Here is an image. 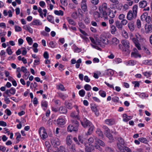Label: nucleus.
<instances>
[{"label":"nucleus","instance_id":"obj_1","mask_svg":"<svg viewBox=\"0 0 152 152\" xmlns=\"http://www.w3.org/2000/svg\"><path fill=\"white\" fill-rule=\"evenodd\" d=\"M138 6L135 4L133 6L132 10L129 11L127 14V18L129 20L135 19L137 15Z\"/></svg>","mask_w":152,"mask_h":152},{"label":"nucleus","instance_id":"obj_2","mask_svg":"<svg viewBox=\"0 0 152 152\" xmlns=\"http://www.w3.org/2000/svg\"><path fill=\"white\" fill-rule=\"evenodd\" d=\"M99 10L100 13L102 14L103 17L106 19L107 17V12L110 10V8L107 7V4L105 2L103 3L99 7Z\"/></svg>","mask_w":152,"mask_h":152},{"label":"nucleus","instance_id":"obj_3","mask_svg":"<svg viewBox=\"0 0 152 152\" xmlns=\"http://www.w3.org/2000/svg\"><path fill=\"white\" fill-rule=\"evenodd\" d=\"M71 121L72 124H70L68 126L67 128L68 131L70 132L72 131L76 132L78 130L79 126L78 122L75 120H72Z\"/></svg>","mask_w":152,"mask_h":152},{"label":"nucleus","instance_id":"obj_4","mask_svg":"<svg viewBox=\"0 0 152 152\" xmlns=\"http://www.w3.org/2000/svg\"><path fill=\"white\" fill-rule=\"evenodd\" d=\"M103 128L104 130V134L109 138L111 142H113L114 140L112 135L110 133V129L107 126H104Z\"/></svg>","mask_w":152,"mask_h":152},{"label":"nucleus","instance_id":"obj_5","mask_svg":"<svg viewBox=\"0 0 152 152\" xmlns=\"http://www.w3.org/2000/svg\"><path fill=\"white\" fill-rule=\"evenodd\" d=\"M33 9L34 10H38V12L40 16L42 18H43V15H44V16L45 17H46V16L47 11L46 9H44L43 10V11L44 12V14H43L42 10L40 7H39L38 8L37 6L34 5L33 7Z\"/></svg>","mask_w":152,"mask_h":152},{"label":"nucleus","instance_id":"obj_6","mask_svg":"<svg viewBox=\"0 0 152 152\" xmlns=\"http://www.w3.org/2000/svg\"><path fill=\"white\" fill-rule=\"evenodd\" d=\"M39 133L41 138L43 140H44L48 137L47 134L44 127L42 126L39 128Z\"/></svg>","mask_w":152,"mask_h":152},{"label":"nucleus","instance_id":"obj_7","mask_svg":"<svg viewBox=\"0 0 152 152\" xmlns=\"http://www.w3.org/2000/svg\"><path fill=\"white\" fill-rule=\"evenodd\" d=\"M130 39L135 44V46L137 49L139 50H141V49L140 45L139 42V40H138V39H136L135 37H134L132 34L131 35Z\"/></svg>","mask_w":152,"mask_h":152},{"label":"nucleus","instance_id":"obj_8","mask_svg":"<svg viewBox=\"0 0 152 152\" xmlns=\"http://www.w3.org/2000/svg\"><path fill=\"white\" fill-rule=\"evenodd\" d=\"M87 0H82L81 3V7L82 10L84 12L88 11L87 6L86 2Z\"/></svg>","mask_w":152,"mask_h":152},{"label":"nucleus","instance_id":"obj_9","mask_svg":"<svg viewBox=\"0 0 152 152\" xmlns=\"http://www.w3.org/2000/svg\"><path fill=\"white\" fill-rule=\"evenodd\" d=\"M81 124L83 127L86 128L90 126L92 124L89 121L85 118L83 121H81Z\"/></svg>","mask_w":152,"mask_h":152},{"label":"nucleus","instance_id":"obj_10","mask_svg":"<svg viewBox=\"0 0 152 152\" xmlns=\"http://www.w3.org/2000/svg\"><path fill=\"white\" fill-rule=\"evenodd\" d=\"M121 43L126 48L128 49L130 47L129 42L127 39H125L122 40L121 41Z\"/></svg>","mask_w":152,"mask_h":152},{"label":"nucleus","instance_id":"obj_11","mask_svg":"<svg viewBox=\"0 0 152 152\" xmlns=\"http://www.w3.org/2000/svg\"><path fill=\"white\" fill-rule=\"evenodd\" d=\"M94 149L93 145L88 144L86 145L85 151L86 152H91Z\"/></svg>","mask_w":152,"mask_h":152},{"label":"nucleus","instance_id":"obj_12","mask_svg":"<svg viewBox=\"0 0 152 152\" xmlns=\"http://www.w3.org/2000/svg\"><path fill=\"white\" fill-rule=\"evenodd\" d=\"M9 92L10 90H7L3 94V96L5 97L4 100L8 104L10 103V100L8 98V96H9Z\"/></svg>","mask_w":152,"mask_h":152},{"label":"nucleus","instance_id":"obj_13","mask_svg":"<svg viewBox=\"0 0 152 152\" xmlns=\"http://www.w3.org/2000/svg\"><path fill=\"white\" fill-rule=\"evenodd\" d=\"M145 31L146 33L152 32V25H145Z\"/></svg>","mask_w":152,"mask_h":152},{"label":"nucleus","instance_id":"obj_14","mask_svg":"<svg viewBox=\"0 0 152 152\" xmlns=\"http://www.w3.org/2000/svg\"><path fill=\"white\" fill-rule=\"evenodd\" d=\"M115 26L117 27L119 30L122 31L123 29V26L121 22L117 20L115 22Z\"/></svg>","mask_w":152,"mask_h":152},{"label":"nucleus","instance_id":"obj_15","mask_svg":"<svg viewBox=\"0 0 152 152\" xmlns=\"http://www.w3.org/2000/svg\"><path fill=\"white\" fill-rule=\"evenodd\" d=\"M105 123L109 125H113L115 124V120L113 119H108L105 120Z\"/></svg>","mask_w":152,"mask_h":152},{"label":"nucleus","instance_id":"obj_16","mask_svg":"<svg viewBox=\"0 0 152 152\" xmlns=\"http://www.w3.org/2000/svg\"><path fill=\"white\" fill-rule=\"evenodd\" d=\"M93 16L95 20L98 19L100 18H102V14H101L100 13L97 11H95L93 13Z\"/></svg>","mask_w":152,"mask_h":152},{"label":"nucleus","instance_id":"obj_17","mask_svg":"<svg viewBox=\"0 0 152 152\" xmlns=\"http://www.w3.org/2000/svg\"><path fill=\"white\" fill-rule=\"evenodd\" d=\"M128 26L130 30L131 31H133L134 29V23L132 21L129 22L128 24Z\"/></svg>","mask_w":152,"mask_h":152},{"label":"nucleus","instance_id":"obj_18","mask_svg":"<svg viewBox=\"0 0 152 152\" xmlns=\"http://www.w3.org/2000/svg\"><path fill=\"white\" fill-rule=\"evenodd\" d=\"M51 142L54 146L59 145L60 143L59 140L57 139L52 140Z\"/></svg>","mask_w":152,"mask_h":152},{"label":"nucleus","instance_id":"obj_19","mask_svg":"<svg viewBox=\"0 0 152 152\" xmlns=\"http://www.w3.org/2000/svg\"><path fill=\"white\" fill-rule=\"evenodd\" d=\"M147 2L145 0H143L139 3V6L140 8H144L145 7L147 4Z\"/></svg>","mask_w":152,"mask_h":152},{"label":"nucleus","instance_id":"obj_20","mask_svg":"<svg viewBox=\"0 0 152 152\" xmlns=\"http://www.w3.org/2000/svg\"><path fill=\"white\" fill-rule=\"evenodd\" d=\"M110 27L111 33L113 34H115L117 31L116 27L114 25H110Z\"/></svg>","mask_w":152,"mask_h":152},{"label":"nucleus","instance_id":"obj_21","mask_svg":"<svg viewBox=\"0 0 152 152\" xmlns=\"http://www.w3.org/2000/svg\"><path fill=\"white\" fill-rule=\"evenodd\" d=\"M58 111L61 113L66 114L67 113V110L63 106H60L58 109Z\"/></svg>","mask_w":152,"mask_h":152},{"label":"nucleus","instance_id":"obj_22","mask_svg":"<svg viewBox=\"0 0 152 152\" xmlns=\"http://www.w3.org/2000/svg\"><path fill=\"white\" fill-rule=\"evenodd\" d=\"M117 147L118 149L121 152H124L125 150V147L124 146V145H122L121 144H119V143H117Z\"/></svg>","mask_w":152,"mask_h":152},{"label":"nucleus","instance_id":"obj_23","mask_svg":"<svg viewBox=\"0 0 152 152\" xmlns=\"http://www.w3.org/2000/svg\"><path fill=\"white\" fill-rule=\"evenodd\" d=\"M91 109L93 112L95 114L96 116H98L99 115V113L97 109L95 106H92L91 107Z\"/></svg>","mask_w":152,"mask_h":152},{"label":"nucleus","instance_id":"obj_24","mask_svg":"<svg viewBox=\"0 0 152 152\" xmlns=\"http://www.w3.org/2000/svg\"><path fill=\"white\" fill-rule=\"evenodd\" d=\"M57 124L60 126L63 125L65 124V120L63 118H58L57 120Z\"/></svg>","mask_w":152,"mask_h":152},{"label":"nucleus","instance_id":"obj_25","mask_svg":"<svg viewBox=\"0 0 152 152\" xmlns=\"http://www.w3.org/2000/svg\"><path fill=\"white\" fill-rule=\"evenodd\" d=\"M123 121L125 122H127L132 119V117L128 116L126 114H124L123 115Z\"/></svg>","mask_w":152,"mask_h":152},{"label":"nucleus","instance_id":"obj_26","mask_svg":"<svg viewBox=\"0 0 152 152\" xmlns=\"http://www.w3.org/2000/svg\"><path fill=\"white\" fill-rule=\"evenodd\" d=\"M89 126L90 127L88 129L87 133L86 134L87 135H90L91 134L92 131L94 129V126L92 124H91L90 126Z\"/></svg>","mask_w":152,"mask_h":152},{"label":"nucleus","instance_id":"obj_27","mask_svg":"<svg viewBox=\"0 0 152 152\" xmlns=\"http://www.w3.org/2000/svg\"><path fill=\"white\" fill-rule=\"evenodd\" d=\"M79 113H77V114H76V113L75 112H72L70 114V116L76 119H79V116H78Z\"/></svg>","mask_w":152,"mask_h":152},{"label":"nucleus","instance_id":"obj_28","mask_svg":"<svg viewBox=\"0 0 152 152\" xmlns=\"http://www.w3.org/2000/svg\"><path fill=\"white\" fill-rule=\"evenodd\" d=\"M101 40L103 43L105 44H108V41L107 38L103 35L101 36Z\"/></svg>","mask_w":152,"mask_h":152},{"label":"nucleus","instance_id":"obj_29","mask_svg":"<svg viewBox=\"0 0 152 152\" xmlns=\"http://www.w3.org/2000/svg\"><path fill=\"white\" fill-rule=\"evenodd\" d=\"M137 61L134 60H129L127 62V65L133 66L136 64Z\"/></svg>","mask_w":152,"mask_h":152},{"label":"nucleus","instance_id":"obj_30","mask_svg":"<svg viewBox=\"0 0 152 152\" xmlns=\"http://www.w3.org/2000/svg\"><path fill=\"white\" fill-rule=\"evenodd\" d=\"M131 55L132 57H134L135 58H137V57L140 58L141 57V55L138 53L137 52H132Z\"/></svg>","mask_w":152,"mask_h":152},{"label":"nucleus","instance_id":"obj_31","mask_svg":"<svg viewBox=\"0 0 152 152\" xmlns=\"http://www.w3.org/2000/svg\"><path fill=\"white\" fill-rule=\"evenodd\" d=\"M106 73L107 75L111 76L113 75L114 72L111 69H108L106 70Z\"/></svg>","mask_w":152,"mask_h":152},{"label":"nucleus","instance_id":"obj_32","mask_svg":"<svg viewBox=\"0 0 152 152\" xmlns=\"http://www.w3.org/2000/svg\"><path fill=\"white\" fill-rule=\"evenodd\" d=\"M54 12L56 15H58L63 16L64 14L63 12L61 10L59 11L56 10L54 11Z\"/></svg>","mask_w":152,"mask_h":152},{"label":"nucleus","instance_id":"obj_33","mask_svg":"<svg viewBox=\"0 0 152 152\" xmlns=\"http://www.w3.org/2000/svg\"><path fill=\"white\" fill-rule=\"evenodd\" d=\"M33 24L34 25H40L42 23L39 20H34L32 22Z\"/></svg>","mask_w":152,"mask_h":152},{"label":"nucleus","instance_id":"obj_34","mask_svg":"<svg viewBox=\"0 0 152 152\" xmlns=\"http://www.w3.org/2000/svg\"><path fill=\"white\" fill-rule=\"evenodd\" d=\"M96 133L100 137H103L104 135L103 133V132H102V131H101V130L99 129H97L96 131Z\"/></svg>","mask_w":152,"mask_h":152},{"label":"nucleus","instance_id":"obj_35","mask_svg":"<svg viewBox=\"0 0 152 152\" xmlns=\"http://www.w3.org/2000/svg\"><path fill=\"white\" fill-rule=\"evenodd\" d=\"M143 63L145 65H152V60H145L143 61Z\"/></svg>","mask_w":152,"mask_h":152},{"label":"nucleus","instance_id":"obj_36","mask_svg":"<svg viewBox=\"0 0 152 152\" xmlns=\"http://www.w3.org/2000/svg\"><path fill=\"white\" fill-rule=\"evenodd\" d=\"M97 138L96 137L94 136L93 137H90L88 139V140L90 143H92L94 142V139L96 141V142L97 140Z\"/></svg>","mask_w":152,"mask_h":152},{"label":"nucleus","instance_id":"obj_37","mask_svg":"<svg viewBox=\"0 0 152 152\" xmlns=\"http://www.w3.org/2000/svg\"><path fill=\"white\" fill-rule=\"evenodd\" d=\"M65 105L67 108L69 109H72V104L71 103L68 102L66 101H65Z\"/></svg>","mask_w":152,"mask_h":152},{"label":"nucleus","instance_id":"obj_38","mask_svg":"<svg viewBox=\"0 0 152 152\" xmlns=\"http://www.w3.org/2000/svg\"><path fill=\"white\" fill-rule=\"evenodd\" d=\"M147 78H148L151 76V75L152 74L151 72H146L142 73Z\"/></svg>","mask_w":152,"mask_h":152},{"label":"nucleus","instance_id":"obj_39","mask_svg":"<svg viewBox=\"0 0 152 152\" xmlns=\"http://www.w3.org/2000/svg\"><path fill=\"white\" fill-rule=\"evenodd\" d=\"M105 151L106 152H114L113 149L108 146L105 147Z\"/></svg>","mask_w":152,"mask_h":152},{"label":"nucleus","instance_id":"obj_40","mask_svg":"<svg viewBox=\"0 0 152 152\" xmlns=\"http://www.w3.org/2000/svg\"><path fill=\"white\" fill-rule=\"evenodd\" d=\"M67 20L70 24L74 26L75 25V23L72 19L68 17L67 18Z\"/></svg>","mask_w":152,"mask_h":152},{"label":"nucleus","instance_id":"obj_41","mask_svg":"<svg viewBox=\"0 0 152 152\" xmlns=\"http://www.w3.org/2000/svg\"><path fill=\"white\" fill-rule=\"evenodd\" d=\"M71 137V136L70 135H68L67 137L66 140L68 145H70L71 143L72 140Z\"/></svg>","mask_w":152,"mask_h":152},{"label":"nucleus","instance_id":"obj_42","mask_svg":"<svg viewBox=\"0 0 152 152\" xmlns=\"http://www.w3.org/2000/svg\"><path fill=\"white\" fill-rule=\"evenodd\" d=\"M26 40L29 45H32L33 40L31 38L28 37H27Z\"/></svg>","mask_w":152,"mask_h":152},{"label":"nucleus","instance_id":"obj_43","mask_svg":"<svg viewBox=\"0 0 152 152\" xmlns=\"http://www.w3.org/2000/svg\"><path fill=\"white\" fill-rule=\"evenodd\" d=\"M118 142L117 143L124 145V142L123 139L121 137H118Z\"/></svg>","mask_w":152,"mask_h":152},{"label":"nucleus","instance_id":"obj_44","mask_svg":"<svg viewBox=\"0 0 152 152\" xmlns=\"http://www.w3.org/2000/svg\"><path fill=\"white\" fill-rule=\"evenodd\" d=\"M147 13L146 12L142 14L141 16V19L142 20H144L147 18Z\"/></svg>","mask_w":152,"mask_h":152},{"label":"nucleus","instance_id":"obj_45","mask_svg":"<svg viewBox=\"0 0 152 152\" xmlns=\"http://www.w3.org/2000/svg\"><path fill=\"white\" fill-rule=\"evenodd\" d=\"M47 18L48 20L51 23H53L54 20L53 17L50 15H48L47 16Z\"/></svg>","mask_w":152,"mask_h":152},{"label":"nucleus","instance_id":"obj_46","mask_svg":"<svg viewBox=\"0 0 152 152\" xmlns=\"http://www.w3.org/2000/svg\"><path fill=\"white\" fill-rule=\"evenodd\" d=\"M112 41L114 44L116 45H117L119 43V40L116 38H113L112 39Z\"/></svg>","mask_w":152,"mask_h":152},{"label":"nucleus","instance_id":"obj_47","mask_svg":"<svg viewBox=\"0 0 152 152\" xmlns=\"http://www.w3.org/2000/svg\"><path fill=\"white\" fill-rule=\"evenodd\" d=\"M99 94L100 95L103 97H104L106 96V93L105 92L103 91H99Z\"/></svg>","mask_w":152,"mask_h":152},{"label":"nucleus","instance_id":"obj_48","mask_svg":"<svg viewBox=\"0 0 152 152\" xmlns=\"http://www.w3.org/2000/svg\"><path fill=\"white\" fill-rule=\"evenodd\" d=\"M79 94L80 96L83 97L85 95V92L84 90L82 89L79 91Z\"/></svg>","mask_w":152,"mask_h":152},{"label":"nucleus","instance_id":"obj_49","mask_svg":"<svg viewBox=\"0 0 152 152\" xmlns=\"http://www.w3.org/2000/svg\"><path fill=\"white\" fill-rule=\"evenodd\" d=\"M80 37L86 42H89V40L88 37H86V36H83L81 34H80Z\"/></svg>","mask_w":152,"mask_h":152},{"label":"nucleus","instance_id":"obj_50","mask_svg":"<svg viewBox=\"0 0 152 152\" xmlns=\"http://www.w3.org/2000/svg\"><path fill=\"white\" fill-rule=\"evenodd\" d=\"M84 88L86 91H90L91 89V86L88 84H86L84 86Z\"/></svg>","mask_w":152,"mask_h":152},{"label":"nucleus","instance_id":"obj_51","mask_svg":"<svg viewBox=\"0 0 152 152\" xmlns=\"http://www.w3.org/2000/svg\"><path fill=\"white\" fill-rule=\"evenodd\" d=\"M96 142H97L100 145L102 146H104L105 145V144L104 142L101 140L97 139Z\"/></svg>","mask_w":152,"mask_h":152},{"label":"nucleus","instance_id":"obj_52","mask_svg":"<svg viewBox=\"0 0 152 152\" xmlns=\"http://www.w3.org/2000/svg\"><path fill=\"white\" fill-rule=\"evenodd\" d=\"M58 96L60 98L62 99L63 100H64L66 99L67 97V96H66L61 93L59 94L58 95Z\"/></svg>","mask_w":152,"mask_h":152},{"label":"nucleus","instance_id":"obj_53","mask_svg":"<svg viewBox=\"0 0 152 152\" xmlns=\"http://www.w3.org/2000/svg\"><path fill=\"white\" fill-rule=\"evenodd\" d=\"M139 140L142 142L146 143L147 142V140L144 137L140 138L138 139Z\"/></svg>","mask_w":152,"mask_h":152},{"label":"nucleus","instance_id":"obj_54","mask_svg":"<svg viewBox=\"0 0 152 152\" xmlns=\"http://www.w3.org/2000/svg\"><path fill=\"white\" fill-rule=\"evenodd\" d=\"M136 24L137 28H140L141 27V23L139 19H137V21Z\"/></svg>","mask_w":152,"mask_h":152},{"label":"nucleus","instance_id":"obj_55","mask_svg":"<svg viewBox=\"0 0 152 152\" xmlns=\"http://www.w3.org/2000/svg\"><path fill=\"white\" fill-rule=\"evenodd\" d=\"M122 35L125 38H127L128 37V35L127 32L125 31L124 30L122 32Z\"/></svg>","mask_w":152,"mask_h":152},{"label":"nucleus","instance_id":"obj_56","mask_svg":"<svg viewBox=\"0 0 152 152\" xmlns=\"http://www.w3.org/2000/svg\"><path fill=\"white\" fill-rule=\"evenodd\" d=\"M111 3L115 5H118L119 2L118 0H109Z\"/></svg>","mask_w":152,"mask_h":152},{"label":"nucleus","instance_id":"obj_57","mask_svg":"<svg viewBox=\"0 0 152 152\" xmlns=\"http://www.w3.org/2000/svg\"><path fill=\"white\" fill-rule=\"evenodd\" d=\"M139 96L141 98L143 99L145 98L148 97V94H146L145 93H142L139 95Z\"/></svg>","mask_w":152,"mask_h":152},{"label":"nucleus","instance_id":"obj_58","mask_svg":"<svg viewBox=\"0 0 152 152\" xmlns=\"http://www.w3.org/2000/svg\"><path fill=\"white\" fill-rule=\"evenodd\" d=\"M58 89H60L62 91L66 90L65 89V88L64 87V86L61 84H60L58 86Z\"/></svg>","mask_w":152,"mask_h":152},{"label":"nucleus","instance_id":"obj_59","mask_svg":"<svg viewBox=\"0 0 152 152\" xmlns=\"http://www.w3.org/2000/svg\"><path fill=\"white\" fill-rule=\"evenodd\" d=\"M42 107H45V108H44V109L45 110L47 107V102L45 101H42Z\"/></svg>","mask_w":152,"mask_h":152},{"label":"nucleus","instance_id":"obj_60","mask_svg":"<svg viewBox=\"0 0 152 152\" xmlns=\"http://www.w3.org/2000/svg\"><path fill=\"white\" fill-rule=\"evenodd\" d=\"M109 15L111 18H114L115 16V15L114 14L113 11H111L110 12Z\"/></svg>","mask_w":152,"mask_h":152},{"label":"nucleus","instance_id":"obj_61","mask_svg":"<svg viewBox=\"0 0 152 152\" xmlns=\"http://www.w3.org/2000/svg\"><path fill=\"white\" fill-rule=\"evenodd\" d=\"M40 64V59L39 58H37L36 60L34 61V64L37 65Z\"/></svg>","mask_w":152,"mask_h":152},{"label":"nucleus","instance_id":"obj_62","mask_svg":"<svg viewBox=\"0 0 152 152\" xmlns=\"http://www.w3.org/2000/svg\"><path fill=\"white\" fill-rule=\"evenodd\" d=\"M72 17L74 19H76L77 18V13L76 12L73 13L72 14Z\"/></svg>","mask_w":152,"mask_h":152},{"label":"nucleus","instance_id":"obj_63","mask_svg":"<svg viewBox=\"0 0 152 152\" xmlns=\"http://www.w3.org/2000/svg\"><path fill=\"white\" fill-rule=\"evenodd\" d=\"M85 22L86 23H88L90 22V20L89 18L87 16H86L84 19Z\"/></svg>","mask_w":152,"mask_h":152},{"label":"nucleus","instance_id":"obj_64","mask_svg":"<svg viewBox=\"0 0 152 152\" xmlns=\"http://www.w3.org/2000/svg\"><path fill=\"white\" fill-rule=\"evenodd\" d=\"M21 70L25 73H27V69L24 66H22L21 67Z\"/></svg>","mask_w":152,"mask_h":152}]
</instances>
